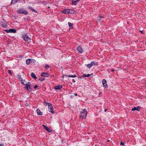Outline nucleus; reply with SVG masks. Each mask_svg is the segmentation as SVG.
Here are the masks:
<instances>
[{
  "label": "nucleus",
  "instance_id": "nucleus-1",
  "mask_svg": "<svg viewBox=\"0 0 146 146\" xmlns=\"http://www.w3.org/2000/svg\"><path fill=\"white\" fill-rule=\"evenodd\" d=\"M86 110V109H84L82 112H81L80 116L82 117V119H85L86 118L87 115Z\"/></svg>",
  "mask_w": 146,
  "mask_h": 146
},
{
  "label": "nucleus",
  "instance_id": "nucleus-2",
  "mask_svg": "<svg viewBox=\"0 0 146 146\" xmlns=\"http://www.w3.org/2000/svg\"><path fill=\"white\" fill-rule=\"evenodd\" d=\"M17 13L20 14H22L25 15H27L28 14V12L24 10L23 9H20L17 11Z\"/></svg>",
  "mask_w": 146,
  "mask_h": 146
},
{
  "label": "nucleus",
  "instance_id": "nucleus-3",
  "mask_svg": "<svg viewBox=\"0 0 146 146\" xmlns=\"http://www.w3.org/2000/svg\"><path fill=\"white\" fill-rule=\"evenodd\" d=\"M30 82H29L27 84H25V88L27 90V91L31 92V91L30 90L31 88L30 86Z\"/></svg>",
  "mask_w": 146,
  "mask_h": 146
},
{
  "label": "nucleus",
  "instance_id": "nucleus-4",
  "mask_svg": "<svg viewBox=\"0 0 146 146\" xmlns=\"http://www.w3.org/2000/svg\"><path fill=\"white\" fill-rule=\"evenodd\" d=\"M50 104V105H49L48 106V108L49 109V111L52 113H54V111H53V107L51 104Z\"/></svg>",
  "mask_w": 146,
  "mask_h": 146
},
{
  "label": "nucleus",
  "instance_id": "nucleus-5",
  "mask_svg": "<svg viewBox=\"0 0 146 146\" xmlns=\"http://www.w3.org/2000/svg\"><path fill=\"white\" fill-rule=\"evenodd\" d=\"M22 36L24 40L28 42L30 39L29 38L27 35L26 34L23 35Z\"/></svg>",
  "mask_w": 146,
  "mask_h": 146
},
{
  "label": "nucleus",
  "instance_id": "nucleus-6",
  "mask_svg": "<svg viewBox=\"0 0 146 146\" xmlns=\"http://www.w3.org/2000/svg\"><path fill=\"white\" fill-rule=\"evenodd\" d=\"M102 83L103 86L105 88L108 87V85L107 84L106 81L105 79H104L102 80Z\"/></svg>",
  "mask_w": 146,
  "mask_h": 146
},
{
  "label": "nucleus",
  "instance_id": "nucleus-7",
  "mask_svg": "<svg viewBox=\"0 0 146 146\" xmlns=\"http://www.w3.org/2000/svg\"><path fill=\"white\" fill-rule=\"evenodd\" d=\"M140 107L139 106H138L137 107H134L131 110L132 111H134L135 110H137L138 111H140Z\"/></svg>",
  "mask_w": 146,
  "mask_h": 146
},
{
  "label": "nucleus",
  "instance_id": "nucleus-8",
  "mask_svg": "<svg viewBox=\"0 0 146 146\" xmlns=\"http://www.w3.org/2000/svg\"><path fill=\"white\" fill-rule=\"evenodd\" d=\"M93 65H95V63L94 61H92L91 62V63L90 64H88L87 65V67L89 68H90Z\"/></svg>",
  "mask_w": 146,
  "mask_h": 146
},
{
  "label": "nucleus",
  "instance_id": "nucleus-9",
  "mask_svg": "<svg viewBox=\"0 0 146 146\" xmlns=\"http://www.w3.org/2000/svg\"><path fill=\"white\" fill-rule=\"evenodd\" d=\"M43 126L44 129H45L47 131L49 132H51L52 131V130L46 126L43 125Z\"/></svg>",
  "mask_w": 146,
  "mask_h": 146
},
{
  "label": "nucleus",
  "instance_id": "nucleus-10",
  "mask_svg": "<svg viewBox=\"0 0 146 146\" xmlns=\"http://www.w3.org/2000/svg\"><path fill=\"white\" fill-rule=\"evenodd\" d=\"M40 76L42 77H48L49 76V74L47 73L42 72L41 73Z\"/></svg>",
  "mask_w": 146,
  "mask_h": 146
},
{
  "label": "nucleus",
  "instance_id": "nucleus-11",
  "mask_svg": "<svg viewBox=\"0 0 146 146\" xmlns=\"http://www.w3.org/2000/svg\"><path fill=\"white\" fill-rule=\"evenodd\" d=\"M70 12V10L68 9H66L62 11V13L64 14H68Z\"/></svg>",
  "mask_w": 146,
  "mask_h": 146
},
{
  "label": "nucleus",
  "instance_id": "nucleus-12",
  "mask_svg": "<svg viewBox=\"0 0 146 146\" xmlns=\"http://www.w3.org/2000/svg\"><path fill=\"white\" fill-rule=\"evenodd\" d=\"M77 50L80 53H82L83 52L82 48L80 46H78L77 47Z\"/></svg>",
  "mask_w": 146,
  "mask_h": 146
},
{
  "label": "nucleus",
  "instance_id": "nucleus-13",
  "mask_svg": "<svg viewBox=\"0 0 146 146\" xmlns=\"http://www.w3.org/2000/svg\"><path fill=\"white\" fill-rule=\"evenodd\" d=\"M80 1V0H77L76 1L72 0V5H76Z\"/></svg>",
  "mask_w": 146,
  "mask_h": 146
},
{
  "label": "nucleus",
  "instance_id": "nucleus-14",
  "mask_svg": "<svg viewBox=\"0 0 146 146\" xmlns=\"http://www.w3.org/2000/svg\"><path fill=\"white\" fill-rule=\"evenodd\" d=\"M1 26L4 28H6L7 27V24L5 23L4 22H2L1 23Z\"/></svg>",
  "mask_w": 146,
  "mask_h": 146
},
{
  "label": "nucleus",
  "instance_id": "nucleus-15",
  "mask_svg": "<svg viewBox=\"0 0 146 146\" xmlns=\"http://www.w3.org/2000/svg\"><path fill=\"white\" fill-rule=\"evenodd\" d=\"M32 60L31 59H28L26 60V63L27 65H29L32 62Z\"/></svg>",
  "mask_w": 146,
  "mask_h": 146
},
{
  "label": "nucleus",
  "instance_id": "nucleus-16",
  "mask_svg": "<svg viewBox=\"0 0 146 146\" xmlns=\"http://www.w3.org/2000/svg\"><path fill=\"white\" fill-rule=\"evenodd\" d=\"M62 88V86L61 85H59L55 86L54 89L55 90H60Z\"/></svg>",
  "mask_w": 146,
  "mask_h": 146
},
{
  "label": "nucleus",
  "instance_id": "nucleus-17",
  "mask_svg": "<svg viewBox=\"0 0 146 146\" xmlns=\"http://www.w3.org/2000/svg\"><path fill=\"white\" fill-rule=\"evenodd\" d=\"M36 112L38 115H42V113L39 109H37L36 110Z\"/></svg>",
  "mask_w": 146,
  "mask_h": 146
},
{
  "label": "nucleus",
  "instance_id": "nucleus-18",
  "mask_svg": "<svg viewBox=\"0 0 146 146\" xmlns=\"http://www.w3.org/2000/svg\"><path fill=\"white\" fill-rule=\"evenodd\" d=\"M31 76L34 78L35 79H36L37 78L35 74L33 72H32L31 74Z\"/></svg>",
  "mask_w": 146,
  "mask_h": 146
},
{
  "label": "nucleus",
  "instance_id": "nucleus-19",
  "mask_svg": "<svg viewBox=\"0 0 146 146\" xmlns=\"http://www.w3.org/2000/svg\"><path fill=\"white\" fill-rule=\"evenodd\" d=\"M9 32L10 33H15L16 32V31L15 29H9Z\"/></svg>",
  "mask_w": 146,
  "mask_h": 146
},
{
  "label": "nucleus",
  "instance_id": "nucleus-20",
  "mask_svg": "<svg viewBox=\"0 0 146 146\" xmlns=\"http://www.w3.org/2000/svg\"><path fill=\"white\" fill-rule=\"evenodd\" d=\"M76 13V12L74 10L70 9V10L69 13L70 14H75Z\"/></svg>",
  "mask_w": 146,
  "mask_h": 146
},
{
  "label": "nucleus",
  "instance_id": "nucleus-21",
  "mask_svg": "<svg viewBox=\"0 0 146 146\" xmlns=\"http://www.w3.org/2000/svg\"><path fill=\"white\" fill-rule=\"evenodd\" d=\"M68 25L69 26L70 28L71 29H72L73 28V24L72 23H71L70 22H68Z\"/></svg>",
  "mask_w": 146,
  "mask_h": 146
},
{
  "label": "nucleus",
  "instance_id": "nucleus-22",
  "mask_svg": "<svg viewBox=\"0 0 146 146\" xmlns=\"http://www.w3.org/2000/svg\"><path fill=\"white\" fill-rule=\"evenodd\" d=\"M92 73L91 74H88L87 75H86V74H83V77H89L91 75H92Z\"/></svg>",
  "mask_w": 146,
  "mask_h": 146
},
{
  "label": "nucleus",
  "instance_id": "nucleus-23",
  "mask_svg": "<svg viewBox=\"0 0 146 146\" xmlns=\"http://www.w3.org/2000/svg\"><path fill=\"white\" fill-rule=\"evenodd\" d=\"M17 0H12L11 4H14L17 2Z\"/></svg>",
  "mask_w": 146,
  "mask_h": 146
},
{
  "label": "nucleus",
  "instance_id": "nucleus-24",
  "mask_svg": "<svg viewBox=\"0 0 146 146\" xmlns=\"http://www.w3.org/2000/svg\"><path fill=\"white\" fill-rule=\"evenodd\" d=\"M67 77H69L75 78V77H77V76L76 74H74V75L68 76Z\"/></svg>",
  "mask_w": 146,
  "mask_h": 146
},
{
  "label": "nucleus",
  "instance_id": "nucleus-25",
  "mask_svg": "<svg viewBox=\"0 0 146 146\" xmlns=\"http://www.w3.org/2000/svg\"><path fill=\"white\" fill-rule=\"evenodd\" d=\"M17 77L19 79V81H23L22 79L21 78V76L20 75H17Z\"/></svg>",
  "mask_w": 146,
  "mask_h": 146
},
{
  "label": "nucleus",
  "instance_id": "nucleus-26",
  "mask_svg": "<svg viewBox=\"0 0 146 146\" xmlns=\"http://www.w3.org/2000/svg\"><path fill=\"white\" fill-rule=\"evenodd\" d=\"M8 73L10 74L11 76H12V73L11 71L10 70H8Z\"/></svg>",
  "mask_w": 146,
  "mask_h": 146
},
{
  "label": "nucleus",
  "instance_id": "nucleus-27",
  "mask_svg": "<svg viewBox=\"0 0 146 146\" xmlns=\"http://www.w3.org/2000/svg\"><path fill=\"white\" fill-rule=\"evenodd\" d=\"M45 79L43 78H39V80L41 81H44Z\"/></svg>",
  "mask_w": 146,
  "mask_h": 146
},
{
  "label": "nucleus",
  "instance_id": "nucleus-28",
  "mask_svg": "<svg viewBox=\"0 0 146 146\" xmlns=\"http://www.w3.org/2000/svg\"><path fill=\"white\" fill-rule=\"evenodd\" d=\"M44 104L45 106H47V105L48 106V105H50V103L46 102H44Z\"/></svg>",
  "mask_w": 146,
  "mask_h": 146
},
{
  "label": "nucleus",
  "instance_id": "nucleus-29",
  "mask_svg": "<svg viewBox=\"0 0 146 146\" xmlns=\"http://www.w3.org/2000/svg\"><path fill=\"white\" fill-rule=\"evenodd\" d=\"M44 67L45 68L47 69L49 68V66L48 65H46Z\"/></svg>",
  "mask_w": 146,
  "mask_h": 146
},
{
  "label": "nucleus",
  "instance_id": "nucleus-30",
  "mask_svg": "<svg viewBox=\"0 0 146 146\" xmlns=\"http://www.w3.org/2000/svg\"><path fill=\"white\" fill-rule=\"evenodd\" d=\"M28 8L29 9H30L32 11L33 9V8L32 7L30 6L28 7Z\"/></svg>",
  "mask_w": 146,
  "mask_h": 146
},
{
  "label": "nucleus",
  "instance_id": "nucleus-31",
  "mask_svg": "<svg viewBox=\"0 0 146 146\" xmlns=\"http://www.w3.org/2000/svg\"><path fill=\"white\" fill-rule=\"evenodd\" d=\"M4 31L6 32L7 33H10V32H9V30H8V29L5 30Z\"/></svg>",
  "mask_w": 146,
  "mask_h": 146
},
{
  "label": "nucleus",
  "instance_id": "nucleus-32",
  "mask_svg": "<svg viewBox=\"0 0 146 146\" xmlns=\"http://www.w3.org/2000/svg\"><path fill=\"white\" fill-rule=\"evenodd\" d=\"M120 145L123 146H124L125 144L122 141H121L120 143Z\"/></svg>",
  "mask_w": 146,
  "mask_h": 146
},
{
  "label": "nucleus",
  "instance_id": "nucleus-33",
  "mask_svg": "<svg viewBox=\"0 0 146 146\" xmlns=\"http://www.w3.org/2000/svg\"><path fill=\"white\" fill-rule=\"evenodd\" d=\"M32 12H35L36 13H37V11H36L34 9H33L32 10Z\"/></svg>",
  "mask_w": 146,
  "mask_h": 146
},
{
  "label": "nucleus",
  "instance_id": "nucleus-34",
  "mask_svg": "<svg viewBox=\"0 0 146 146\" xmlns=\"http://www.w3.org/2000/svg\"><path fill=\"white\" fill-rule=\"evenodd\" d=\"M38 87H39V86H37L36 85L35 86H34V89H36V88H37Z\"/></svg>",
  "mask_w": 146,
  "mask_h": 146
},
{
  "label": "nucleus",
  "instance_id": "nucleus-35",
  "mask_svg": "<svg viewBox=\"0 0 146 146\" xmlns=\"http://www.w3.org/2000/svg\"><path fill=\"white\" fill-rule=\"evenodd\" d=\"M68 76V75H63L62 77V78H64V76Z\"/></svg>",
  "mask_w": 146,
  "mask_h": 146
},
{
  "label": "nucleus",
  "instance_id": "nucleus-36",
  "mask_svg": "<svg viewBox=\"0 0 146 146\" xmlns=\"http://www.w3.org/2000/svg\"><path fill=\"white\" fill-rule=\"evenodd\" d=\"M21 83L22 84L24 85H25L24 83V82H23L22 81H21Z\"/></svg>",
  "mask_w": 146,
  "mask_h": 146
},
{
  "label": "nucleus",
  "instance_id": "nucleus-37",
  "mask_svg": "<svg viewBox=\"0 0 146 146\" xmlns=\"http://www.w3.org/2000/svg\"><path fill=\"white\" fill-rule=\"evenodd\" d=\"M72 81L73 82H75V80L74 79H73L72 80Z\"/></svg>",
  "mask_w": 146,
  "mask_h": 146
},
{
  "label": "nucleus",
  "instance_id": "nucleus-38",
  "mask_svg": "<svg viewBox=\"0 0 146 146\" xmlns=\"http://www.w3.org/2000/svg\"><path fill=\"white\" fill-rule=\"evenodd\" d=\"M99 18H102V16H100V15H99Z\"/></svg>",
  "mask_w": 146,
  "mask_h": 146
},
{
  "label": "nucleus",
  "instance_id": "nucleus-39",
  "mask_svg": "<svg viewBox=\"0 0 146 146\" xmlns=\"http://www.w3.org/2000/svg\"><path fill=\"white\" fill-rule=\"evenodd\" d=\"M74 94V95H75V96H77L78 95L77 94H76V93H75V94Z\"/></svg>",
  "mask_w": 146,
  "mask_h": 146
},
{
  "label": "nucleus",
  "instance_id": "nucleus-40",
  "mask_svg": "<svg viewBox=\"0 0 146 146\" xmlns=\"http://www.w3.org/2000/svg\"><path fill=\"white\" fill-rule=\"evenodd\" d=\"M140 32L142 34L143 33V32L142 31H140Z\"/></svg>",
  "mask_w": 146,
  "mask_h": 146
},
{
  "label": "nucleus",
  "instance_id": "nucleus-41",
  "mask_svg": "<svg viewBox=\"0 0 146 146\" xmlns=\"http://www.w3.org/2000/svg\"><path fill=\"white\" fill-rule=\"evenodd\" d=\"M0 146H4V145L3 144H0Z\"/></svg>",
  "mask_w": 146,
  "mask_h": 146
},
{
  "label": "nucleus",
  "instance_id": "nucleus-42",
  "mask_svg": "<svg viewBox=\"0 0 146 146\" xmlns=\"http://www.w3.org/2000/svg\"><path fill=\"white\" fill-rule=\"evenodd\" d=\"M107 110V109H105V110H104V112H106V111Z\"/></svg>",
  "mask_w": 146,
  "mask_h": 146
},
{
  "label": "nucleus",
  "instance_id": "nucleus-43",
  "mask_svg": "<svg viewBox=\"0 0 146 146\" xmlns=\"http://www.w3.org/2000/svg\"><path fill=\"white\" fill-rule=\"evenodd\" d=\"M80 78V79H81L82 78V77L81 76H80V77H78V78Z\"/></svg>",
  "mask_w": 146,
  "mask_h": 146
},
{
  "label": "nucleus",
  "instance_id": "nucleus-44",
  "mask_svg": "<svg viewBox=\"0 0 146 146\" xmlns=\"http://www.w3.org/2000/svg\"><path fill=\"white\" fill-rule=\"evenodd\" d=\"M100 20H101L100 19H99L98 20V22H100Z\"/></svg>",
  "mask_w": 146,
  "mask_h": 146
},
{
  "label": "nucleus",
  "instance_id": "nucleus-45",
  "mask_svg": "<svg viewBox=\"0 0 146 146\" xmlns=\"http://www.w3.org/2000/svg\"><path fill=\"white\" fill-rule=\"evenodd\" d=\"M111 71L112 72H114V70L113 69L111 70Z\"/></svg>",
  "mask_w": 146,
  "mask_h": 146
},
{
  "label": "nucleus",
  "instance_id": "nucleus-46",
  "mask_svg": "<svg viewBox=\"0 0 146 146\" xmlns=\"http://www.w3.org/2000/svg\"><path fill=\"white\" fill-rule=\"evenodd\" d=\"M48 8H50V7H48Z\"/></svg>",
  "mask_w": 146,
  "mask_h": 146
},
{
  "label": "nucleus",
  "instance_id": "nucleus-47",
  "mask_svg": "<svg viewBox=\"0 0 146 146\" xmlns=\"http://www.w3.org/2000/svg\"><path fill=\"white\" fill-rule=\"evenodd\" d=\"M109 141V140H108V141Z\"/></svg>",
  "mask_w": 146,
  "mask_h": 146
}]
</instances>
